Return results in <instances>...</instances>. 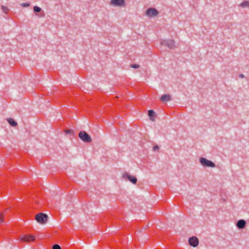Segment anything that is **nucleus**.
I'll return each instance as SVG.
<instances>
[{"instance_id":"nucleus-1","label":"nucleus","mask_w":249,"mask_h":249,"mask_svg":"<svg viewBox=\"0 0 249 249\" xmlns=\"http://www.w3.org/2000/svg\"><path fill=\"white\" fill-rule=\"evenodd\" d=\"M35 219L40 224H44L47 223L48 220V216L45 213H39L36 215Z\"/></svg>"},{"instance_id":"nucleus-2","label":"nucleus","mask_w":249,"mask_h":249,"mask_svg":"<svg viewBox=\"0 0 249 249\" xmlns=\"http://www.w3.org/2000/svg\"><path fill=\"white\" fill-rule=\"evenodd\" d=\"M78 136L85 142L89 143L92 141L90 136L85 131H81Z\"/></svg>"},{"instance_id":"nucleus-3","label":"nucleus","mask_w":249,"mask_h":249,"mask_svg":"<svg viewBox=\"0 0 249 249\" xmlns=\"http://www.w3.org/2000/svg\"><path fill=\"white\" fill-rule=\"evenodd\" d=\"M199 162L204 167L214 168L215 164L212 161L207 160L205 158L201 157L199 159Z\"/></svg>"},{"instance_id":"nucleus-4","label":"nucleus","mask_w":249,"mask_h":249,"mask_svg":"<svg viewBox=\"0 0 249 249\" xmlns=\"http://www.w3.org/2000/svg\"><path fill=\"white\" fill-rule=\"evenodd\" d=\"M161 45H165L170 49H174L175 48V42L174 40L168 39V40H162L160 42Z\"/></svg>"},{"instance_id":"nucleus-5","label":"nucleus","mask_w":249,"mask_h":249,"mask_svg":"<svg viewBox=\"0 0 249 249\" xmlns=\"http://www.w3.org/2000/svg\"><path fill=\"white\" fill-rule=\"evenodd\" d=\"M159 12L154 8H149L146 11V15L150 17H154L158 16Z\"/></svg>"},{"instance_id":"nucleus-6","label":"nucleus","mask_w":249,"mask_h":249,"mask_svg":"<svg viewBox=\"0 0 249 249\" xmlns=\"http://www.w3.org/2000/svg\"><path fill=\"white\" fill-rule=\"evenodd\" d=\"M110 4L114 6H124V0H111Z\"/></svg>"},{"instance_id":"nucleus-7","label":"nucleus","mask_w":249,"mask_h":249,"mask_svg":"<svg viewBox=\"0 0 249 249\" xmlns=\"http://www.w3.org/2000/svg\"><path fill=\"white\" fill-rule=\"evenodd\" d=\"M123 177L124 178L127 179L133 184H136L137 183V179L135 176H132L127 173H125L123 174Z\"/></svg>"},{"instance_id":"nucleus-8","label":"nucleus","mask_w":249,"mask_h":249,"mask_svg":"<svg viewBox=\"0 0 249 249\" xmlns=\"http://www.w3.org/2000/svg\"><path fill=\"white\" fill-rule=\"evenodd\" d=\"M189 244L193 247H196L199 244L198 239L196 236L190 237L189 239Z\"/></svg>"},{"instance_id":"nucleus-9","label":"nucleus","mask_w":249,"mask_h":249,"mask_svg":"<svg viewBox=\"0 0 249 249\" xmlns=\"http://www.w3.org/2000/svg\"><path fill=\"white\" fill-rule=\"evenodd\" d=\"M19 240L23 242H30L31 241H34L35 237L32 235H24L22 237H20Z\"/></svg>"},{"instance_id":"nucleus-10","label":"nucleus","mask_w":249,"mask_h":249,"mask_svg":"<svg viewBox=\"0 0 249 249\" xmlns=\"http://www.w3.org/2000/svg\"><path fill=\"white\" fill-rule=\"evenodd\" d=\"M246 222L243 219L239 220L236 223V226L239 229H242L245 227Z\"/></svg>"},{"instance_id":"nucleus-11","label":"nucleus","mask_w":249,"mask_h":249,"mask_svg":"<svg viewBox=\"0 0 249 249\" xmlns=\"http://www.w3.org/2000/svg\"><path fill=\"white\" fill-rule=\"evenodd\" d=\"M171 100L170 95L168 94H164L160 97V100L162 102L169 101Z\"/></svg>"},{"instance_id":"nucleus-12","label":"nucleus","mask_w":249,"mask_h":249,"mask_svg":"<svg viewBox=\"0 0 249 249\" xmlns=\"http://www.w3.org/2000/svg\"><path fill=\"white\" fill-rule=\"evenodd\" d=\"M7 121H8V123L10 124V125L13 127H15L18 125L17 122H16L12 118H10L8 119Z\"/></svg>"},{"instance_id":"nucleus-13","label":"nucleus","mask_w":249,"mask_h":249,"mask_svg":"<svg viewBox=\"0 0 249 249\" xmlns=\"http://www.w3.org/2000/svg\"><path fill=\"white\" fill-rule=\"evenodd\" d=\"M148 114L149 117H150V120L153 121L154 120L153 118V117L155 115V112L153 110H148Z\"/></svg>"},{"instance_id":"nucleus-14","label":"nucleus","mask_w":249,"mask_h":249,"mask_svg":"<svg viewBox=\"0 0 249 249\" xmlns=\"http://www.w3.org/2000/svg\"><path fill=\"white\" fill-rule=\"evenodd\" d=\"M240 6L242 8L249 7V1H245L244 2H242L240 4Z\"/></svg>"},{"instance_id":"nucleus-15","label":"nucleus","mask_w":249,"mask_h":249,"mask_svg":"<svg viewBox=\"0 0 249 249\" xmlns=\"http://www.w3.org/2000/svg\"><path fill=\"white\" fill-rule=\"evenodd\" d=\"M64 132L66 134H71L72 136H73L74 134L73 131L71 129H65Z\"/></svg>"},{"instance_id":"nucleus-16","label":"nucleus","mask_w":249,"mask_h":249,"mask_svg":"<svg viewBox=\"0 0 249 249\" xmlns=\"http://www.w3.org/2000/svg\"><path fill=\"white\" fill-rule=\"evenodd\" d=\"M34 11L36 13L40 12L42 10L41 8L37 6H35L34 7Z\"/></svg>"},{"instance_id":"nucleus-17","label":"nucleus","mask_w":249,"mask_h":249,"mask_svg":"<svg viewBox=\"0 0 249 249\" xmlns=\"http://www.w3.org/2000/svg\"><path fill=\"white\" fill-rule=\"evenodd\" d=\"M1 9L2 11L5 14L8 13L9 11V8L5 6L4 5H2Z\"/></svg>"},{"instance_id":"nucleus-18","label":"nucleus","mask_w":249,"mask_h":249,"mask_svg":"<svg viewBox=\"0 0 249 249\" xmlns=\"http://www.w3.org/2000/svg\"><path fill=\"white\" fill-rule=\"evenodd\" d=\"M4 222V214L1 213H0V223H2Z\"/></svg>"},{"instance_id":"nucleus-19","label":"nucleus","mask_w":249,"mask_h":249,"mask_svg":"<svg viewBox=\"0 0 249 249\" xmlns=\"http://www.w3.org/2000/svg\"><path fill=\"white\" fill-rule=\"evenodd\" d=\"M130 67L132 68L138 69V68H140V66L138 64H131L130 65Z\"/></svg>"},{"instance_id":"nucleus-20","label":"nucleus","mask_w":249,"mask_h":249,"mask_svg":"<svg viewBox=\"0 0 249 249\" xmlns=\"http://www.w3.org/2000/svg\"><path fill=\"white\" fill-rule=\"evenodd\" d=\"M20 5L23 7H27L30 6V4L29 3H22L20 4Z\"/></svg>"},{"instance_id":"nucleus-21","label":"nucleus","mask_w":249,"mask_h":249,"mask_svg":"<svg viewBox=\"0 0 249 249\" xmlns=\"http://www.w3.org/2000/svg\"><path fill=\"white\" fill-rule=\"evenodd\" d=\"M53 249H61V247L59 245L55 244L53 246Z\"/></svg>"},{"instance_id":"nucleus-22","label":"nucleus","mask_w":249,"mask_h":249,"mask_svg":"<svg viewBox=\"0 0 249 249\" xmlns=\"http://www.w3.org/2000/svg\"><path fill=\"white\" fill-rule=\"evenodd\" d=\"M153 150L154 151H158L160 149L158 145H155L153 148Z\"/></svg>"},{"instance_id":"nucleus-23","label":"nucleus","mask_w":249,"mask_h":249,"mask_svg":"<svg viewBox=\"0 0 249 249\" xmlns=\"http://www.w3.org/2000/svg\"><path fill=\"white\" fill-rule=\"evenodd\" d=\"M239 77L240 78H244L245 77V75L243 74H240L239 75Z\"/></svg>"},{"instance_id":"nucleus-24","label":"nucleus","mask_w":249,"mask_h":249,"mask_svg":"<svg viewBox=\"0 0 249 249\" xmlns=\"http://www.w3.org/2000/svg\"><path fill=\"white\" fill-rule=\"evenodd\" d=\"M40 17H45V14L44 13H41L40 15L39 16Z\"/></svg>"}]
</instances>
